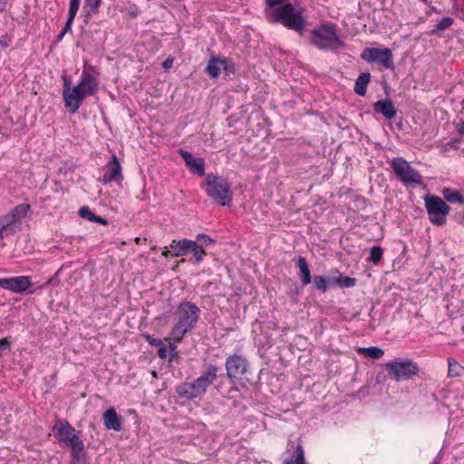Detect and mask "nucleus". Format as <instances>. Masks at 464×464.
I'll list each match as a JSON object with an SVG mask.
<instances>
[{
	"mask_svg": "<svg viewBox=\"0 0 464 464\" xmlns=\"http://www.w3.org/2000/svg\"><path fill=\"white\" fill-rule=\"evenodd\" d=\"M312 44L321 50L336 51L345 47V44L339 38L334 24H324L312 32Z\"/></svg>",
	"mask_w": 464,
	"mask_h": 464,
	"instance_id": "obj_4",
	"label": "nucleus"
},
{
	"mask_svg": "<svg viewBox=\"0 0 464 464\" xmlns=\"http://www.w3.org/2000/svg\"><path fill=\"white\" fill-rule=\"evenodd\" d=\"M448 365H449L448 375L450 377H456V376L460 375L461 367L456 360L449 359Z\"/></svg>",
	"mask_w": 464,
	"mask_h": 464,
	"instance_id": "obj_31",
	"label": "nucleus"
},
{
	"mask_svg": "<svg viewBox=\"0 0 464 464\" xmlns=\"http://www.w3.org/2000/svg\"><path fill=\"white\" fill-rule=\"evenodd\" d=\"M79 216L84 219L92 222L95 214L92 211H91V209L88 207L84 206L79 209Z\"/></svg>",
	"mask_w": 464,
	"mask_h": 464,
	"instance_id": "obj_35",
	"label": "nucleus"
},
{
	"mask_svg": "<svg viewBox=\"0 0 464 464\" xmlns=\"http://www.w3.org/2000/svg\"><path fill=\"white\" fill-rule=\"evenodd\" d=\"M358 353L372 359H380L384 354V351L376 346L359 348Z\"/></svg>",
	"mask_w": 464,
	"mask_h": 464,
	"instance_id": "obj_26",
	"label": "nucleus"
},
{
	"mask_svg": "<svg viewBox=\"0 0 464 464\" xmlns=\"http://www.w3.org/2000/svg\"><path fill=\"white\" fill-rule=\"evenodd\" d=\"M9 227L8 222L0 217V239L4 237V232Z\"/></svg>",
	"mask_w": 464,
	"mask_h": 464,
	"instance_id": "obj_42",
	"label": "nucleus"
},
{
	"mask_svg": "<svg viewBox=\"0 0 464 464\" xmlns=\"http://www.w3.org/2000/svg\"><path fill=\"white\" fill-rule=\"evenodd\" d=\"M454 20L450 16L442 17L438 23L433 26L431 30V34H440L444 30L450 28L453 24Z\"/></svg>",
	"mask_w": 464,
	"mask_h": 464,
	"instance_id": "obj_28",
	"label": "nucleus"
},
{
	"mask_svg": "<svg viewBox=\"0 0 464 464\" xmlns=\"http://www.w3.org/2000/svg\"><path fill=\"white\" fill-rule=\"evenodd\" d=\"M444 198L450 203H464L461 194L452 188H447L442 190Z\"/></svg>",
	"mask_w": 464,
	"mask_h": 464,
	"instance_id": "obj_27",
	"label": "nucleus"
},
{
	"mask_svg": "<svg viewBox=\"0 0 464 464\" xmlns=\"http://www.w3.org/2000/svg\"><path fill=\"white\" fill-rule=\"evenodd\" d=\"M221 70H223L227 74L234 73L236 71L233 63H231L227 58L218 56L211 57L206 66V72L211 78L216 79L218 77Z\"/></svg>",
	"mask_w": 464,
	"mask_h": 464,
	"instance_id": "obj_12",
	"label": "nucleus"
},
{
	"mask_svg": "<svg viewBox=\"0 0 464 464\" xmlns=\"http://www.w3.org/2000/svg\"><path fill=\"white\" fill-rule=\"evenodd\" d=\"M104 170L105 172L102 179L104 184H109L113 181L121 182L123 179L121 166L114 154L111 156V160L106 164Z\"/></svg>",
	"mask_w": 464,
	"mask_h": 464,
	"instance_id": "obj_16",
	"label": "nucleus"
},
{
	"mask_svg": "<svg viewBox=\"0 0 464 464\" xmlns=\"http://www.w3.org/2000/svg\"><path fill=\"white\" fill-rule=\"evenodd\" d=\"M65 34H66V33H65V32L61 31V32L59 33V34L57 35V39H56V41H57V42L62 41V39L64 37V35H65Z\"/></svg>",
	"mask_w": 464,
	"mask_h": 464,
	"instance_id": "obj_50",
	"label": "nucleus"
},
{
	"mask_svg": "<svg viewBox=\"0 0 464 464\" xmlns=\"http://www.w3.org/2000/svg\"><path fill=\"white\" fill-rule=\"evenodd\" d=\"M70 448L72 451V464H85L86 452L83 440L82 439L74 440V443Z\"/></svg>",
	"mask_w": 464,
	"mask_h": 464,
	"instance_id": "obj_20",
	"label": "nucleus"
},
{
	"mask_svg": "<svg viewBox=\"0 0 464 464\" xmlns=\"http://www.w3.org/2000/svg\"><path fill=\"white\" fill-rule=\"evenodd\" d=\"M92 222L99 223V224H102V225H107V220L106 219H104L102 217L96 216V215H95Z\"/></svg>",
	"mask_w": 464,
	"mask_h": 464,
	"instance_id": "obj_49",
	"label": "nucleus"
},
{
	"mask_svg": "<svg viewBox=\"0 0 464 464\" xmlns=\"http://www.w3.org/2000/svg\"><path fill=\"white\" fill-rule=\"evenodd\" d=\"M371 80L369 72H362L355 81L353 91L359 96H364L367 91V85Z\"/></svg>",
	"mask_w": 464,
	"mask_h": 464,
	"instance_id": "obj_25",
	"label": "nucleus"
},
{
	"mask_svg": "<svg viewBox=\"0 0 464 464\" xmlns=\"http://www.w3.org/2000/svg\"><path fill=\"white\" fill-rule=\"evenodd\" d=\"M391 167L397 178L406 186H420L422 184V176L413 169L403 158H393Z\"/></svg>",
	"mask_w": 464,
	"mask_h": 464,
	"instance_id": "obj_6",
	"label": "nucleus"
},
{
	"mask_svg": "<svg viewBox=\"0 0 464 464\" xmlns=\"http://www.w3.org/2000/svg\"><path fill=\"white\" fill-rule=\"evenodd\" d=\"M102 0H84V8L89 7L92 11L96 12Z\"/></svg>",
	"mask_w": 464,
	"mask_h": 464,
	"instance_id": "obj_39",
	"label": "nucleus"
},
{
	"mask_svg": "<svg viewBox=\"0 0 464 464\" xmlns=\"http://www.w3.org/2000/svg\"><path fill=\"white\" fill-rule=\"evenodd\" d=\"M360 57L367 63H376L385 69L394 68L393 54L392 50L389 48H365L362 52Z\"/></svg>",
	"mask_w": 464,
	"mask_h": 464,
	"instance_id": "obj_9",
	"label": "nucleus"
},
{
	"mask_svg": "<svg viewBox=\"0 0 464 464\" xmlns=\"http://www.w3.org/2000/svg\"><path fill=\"white\" fill-rule=\"evenodd\" d=\"M337 286L339 287H353L355 285L356 279L350 276H343L340 274L337 276Z\"/></svg>",
	"mask_w": 464,
	"mask_h": 464,
	"instance_id": "obj_32",
	"label": "nucleus"
},
{
	"mask_svg": "<svg viewBox=\"0 0 464 464\" xmlns=\"http://www.w3.org/2000/svg\"><path fill=\"white\" fill-rule=\"evenodd\" d=\"M268 7L271 9L276 7V5L282 3L284 0H266Z\"/></svg>",
	"mask_w": 464,
	"mask_h": 464,
	"instance_id": "obj_46",
	"label": "nucleus"
},
{
	"mask_svg": "<svg viewBox=\"0 0 464 464\" xmlns=\"http://www.w3.org/2000/svg\"><path fill=\"white\" fill-rule=\"evenodd\" d=\"M266 13L270 23L281 24L295 32H302L306 24L303 16L304 8L295 7L289 3L266 10Z\"/></svg>",
	"mask_w": 464,
	"mask_h": 464,
	"instance_id": "obj_2",
	"label": "nucleus"
},
{
	"mask_svg": "<svg viewBox=\"0 0 464 464\" xmlns=\"http://www.w3.org/2000/svg\"><path fill=\"white\" fill-rule=\"evenodd\" d=\"M197 241L200 243V246H208L215 242L214 239L205 234H198L197 236Z\"/></svg>",
	"mask_w": 464,
	"mask_h": 464,
	"instance_id": "obj_38",
	"label": "nucleus"
},
{
	"mask_svg": "<svg viewBox=\"0 0 464 464\" xmlns=\"http://www.w3.org/2000/svg\"><path fill=\"white\" fill-rule=\"evenodd\" d=\"M77 87H79L86 98L94 95L98 92L99 82L93 74L89 72L86 69H83Z\"/></svg>",
	"mask_w": 464,
	"mask_h": 464,
	"instance_id": "obj_15",
	"label": "nucleus"
},
{
	"mask_svg": "<svg viewBox=\"0 0 464 464\" xmlns=\"http://www.w3.org/2000/svg\"><path fill=\"white\" fill-rule=\"evenodd\" d=\"M312 283L316 290L322 293H325L327 291L324 276H314L312 278Z\"/></svg>",
	"mask_w": 464,
	"mask_h": 464,
	"instance_id": "obj_33",
	"label": "nucleus"
},
{
	"mask_svg": "<svg viewBox=\"0 0 464 464\" xmlns=\"http://www.w3.org/2000/svg\"><path fill=\"white\" fill-rule=\"evenodd\" d=\"M80 1L81 0H70L68 14L71 17L76 16L80 6Z\"/></svg>",
	"mask_w": 464,
	"mask_h": 464,
	"instance_id": "obj_36",
	"label": "nucleus"
},
{
	"mask_svg": "<svg viewBox=\"0 0 464 464\" xmlns=\"http://www.w3.org/2000/svg\"><path fill=\"white\" fill-rule=\"evenodd\" d=\"M207 392L206 387L198 380L191 382H183L176 388V392L180 398L194 400L203 396Z\"/></svg>",
	"mask_w": 464,
	"mask_h": 464,
	"instance_id": "obj_14",
	"label": "nucleus"
},
{
	"mask_svg": "<svg viewBox=\"0 0 464 464\" xmlns=\"http://www.w3.org/2000/svg\"><path fill=\"white\" fill-rule=\"evenodd\" d=\"M326 290L329 288L337 285V276H324Z\"/></svg>",
	"mask_w": 464,
	"mask_h": 464,
	"instance_id": "obj_41",
	"label": "nucleus"
},
{
	"mask_svg": "<svg viewBox=\"0 0 464 464\" xmlns=\"http://www.w3.org/2000/svg\"><path fill=\"white\" fill-rule=\"evenodd\" d=\"M430 464H438L436 461L431 462Z\"/></svg>",
	"mask_w": 464,
	"mask_h": 464,
	"instance_id": "obj_53",
	"label": "nucleus"
},
{
	"mask_svg": "<svg viewBox=\"0 0 464 464\" xmlns=\"http://www.w3.org/2000/svg\"><path fill=\"white\" fill-rule=\"evenodd\" d=\"M225 366L228 379L230 382H234V380L240 379L246 372L247 362L244 357L233 354L228 356Z\"/></svg>",
	"mask_w": 464,
	"mask_h": 464,
	"instance_id": "obj_11",
	"label": "nucleus"
},
{
	"mask_svg": "<svg viewBox=\"0 0 464 464\" xmlns=\"http://www.w3.org/2000/svg\"><path fill=\"white\" fill-rule=\"evenodd\" d=\"M191 245L192 240L184 238L179 241L173 240L169 245V248L173 252L174 256H183L189 251Z\"/></svg>",
	"mask_w": 464,
	"mask_h": 464,
	"instance_id": "obj_24",
	"label": "nucleus"
},
{
	"mask_svg": "<svg viewBox=\"0 0 464 464\" xmlns=\"http://www.w3.org/2000/svg\"><path fill=\"white\" fill-rule=\"evenodd\" d=\"M463 330H464V327H463Z\"/></svg>",
	"mask_w": 464,
	"mask_h": 464,
	"instance_id": "obj_54",
	"label": "nucleus"
},
{
	"mask_svg": "<svg viewBox=\"0 0 464 464\" xmlns=\"http://www.w3.org/2000/svg\"><path fill=\"white\" fill-rule=\"evenodd\" d=\"M297 267L299 268L300 274L299 278L303 285H307L312 283V276L309 268V265L304 256H299L296 261Z\"/></svg>",
	"mask_w": 464,
	"mask_h": 464,
	"instance_id": "obj_22",
	"label": "nucleus"
},
{
	"mask_svg": "<svg viewBox=\"0 0 464 464\" xmlns=\"http://www.w3.org/2000/svg\"><path fill=\"white\" fill-rule=\"evenodd\" d=\"M104 426L107 430L120 431L121 423L114 408L108 409L102 416Z\"/></svg>",
	"mask_w": 464,
	"mask_h": 464,
	"instance_id": "obj_21",
	"label": "nucleus"
},
{
	"mask_svg": "<svg viewBox=\"0 0 464 464\" xmlns=\"http://www.w3.org/2000/svg\"><path fill=\"white\" fill-rule=\"evenodd\" d=\"M10 40L7 36L0 37V50H4L9 45Z\"/></svg>",
	"mask_w": 464,
	"mask_h": 464,
	"instance_id": "obj_45",
	"label": "nucleus"
},
{
	"mask_svg": "<svg viewBox=\"0 0 464 464\" xmlns=\"http://www.w3.org/2000/svg\"><path fill=\"white\" fill-rule=\"evenodd\" d=\"M168 354L169 355V361H171L178 355L177 348L175 346H170V351Z\"/></svg>",
	"mask_w": 464,
	"mask_h": 464,
	"instance_id": "obj_48",
	"label": "nucleus"
},
{
	"mask_svg": "<svg viewBox=\"0 0 464 464\" xmlns=\"http://www.w3.org/2000/svg\"><path fill=\"white\" fill-rule=\"evenodd\" d=\"M74 18H75V16H72V17H71V16L68 14L67 21H66V23H65L64 26L63 27L62 31L65 32L66 34H67L69 31H71V29H72V25L73 21H74Z\"/></svg>",
	"mask_w": 464,
	"mask_h": 464,
	"instance_id": "obj_43",
	"label": "nucleus"
},
{
	"mask_svg": "<svg viewBox=\"0 0 464 464\" xmlns=\"http://www.w3.org/2000/svg\"><path fill=\"white\" fill-rule=\"evenodd\" d=\"M189 251L193 254L194 264H199L204 256H206V252L204 251L202 246H200L198 242L192 241L191 247H189Z\"/></svg>",
	"mask_w": 464,
	"mask_h": 464,
	"instance_id": "obj_29",
	"label": "nucleus"
},
{
	"mask_svg": "<svg viewBox=\"0 0 464 464\" xmlns=\"http://www.w3.org/2000/svg\"><path fill=\"white\" fill-rule=\"evenodd\" d=\"M169 250H164L161 255L163 256H165V257H168L169 256Z\"/></svg>",
	"mask_w": 464,
	"mask_h": 464,
	"instance_id": "obj_52",
	"label": "nucleus"
},
{
	"mask_svg": "<svg viewBox=\"0 0 464 464\" xmlns=\"http://www.w3.org/2000/svg\"><path fill=\"white\" fill-rule=\"evenodd\" d=\"M373 110L376 113H381L387 120L393 119L397 114V109L391 99L379 100L373 103Z\"/></svg>",
	"mask_w": 464,
	"mask_h": 464,
	"instance_id": "obj_18",
	"label": "nucleus"
},
{
	"mask_svg": "<svg viewBox=\"0 0 464 464\" xmlns=\"http://www.w3.org/2000/svg\"><path fill=\"white\" fill-rule=\"evenodd\" d=\"M425 207L432 224L437 226L445 224L450 208L439 196H427L425 198Z\"/></svg>",
	"mask_w": 464,
	"mask_h": 464,
	"instance_id": "obj_8",
	"label": "nucleus"
},
{
	"mask_svg": "<svg viewBox=\"0 0 464 464\" xmlns=\"http://www.w3.org/2000/svg\"><path fill=\"white\" fill-rule=\"evenodd\" d=\"M385 368L389 376L397 382L411 379L420 371L418 363L410 358L390 361L385 364Z\"/></svg>",
	"mask_w": 464,
	"mask_h": 464,
	"instance_id": "obj_5",
	"label": "nucleus"
},
{
	"mask_svg": "<svg viewBox=\"0 0 464 464\" xmlns=\"http://www.w3.org/2000/svg\"><path fill=\"white\" fill-rule=\"evenodd\" d=\"M295 462V454L290 459H285L283 464H294Z\"/></svg>",
	"mask_w": 464,
	"mask_h": 464,
	"instance_id": "obj_51",
	"label": "nucleus"
},
{
	"mask_svg": "<svg viewBox=\"0 0 464 464\" xmlns=\"http://www.w3.org/2000/svg\"><path fill=\"white\" fill-rule=\"evenodd\" d=\"M172 64H173V59L172 58H168L166 59L163 63H162V67L164 69H169L172 67Z\"/></svg>",
	"mask_w": 464,
	"mask_h": 464,
	"instance_id": "obj_47",
	"label": "nucleus"
},
{
	"mask_svg": "<svg viewBox=\"0 0 464 464\" xmlns=\"http://www.w3.org/2000/svg\"><path fill=\"white\" fill-rule=\"evenodd\" d=\"M11 350V341L5 337L0 340V357L3 356L4 353Z\"/></svg>",
	"mask_w": 464,
	"mask_h": 464,
	"instance_id": "obj_37",
	"label": "nucleus"
},
{
	"mask_svg": "<svg viewBox=\"0 0 464 464\" xmlns=\"http://www.w3.org/2000/svg\"><path fill=\"white\" fill-rule=\"evenodd\" d=\"M54 437L60 443L71 446L74 440H80L75 429L65 420L59 419L53 428Z\"/></svg>",
	"mask_w": 464,
	"mask_h": 464,
	"instance_id": "obj_10",
	"label": "nucleus"
},
{
	"mask_svg": "<svg viewBox=\"0 0 464 464\" xmlns=\"http://www.w3.org/2000/svg\"><path fill=\"white\" fill-rule=\"evenodd\" d=\"M31 285V277L27 276L0 278V287L12 293H24Z\"/></svg>",
	"mask_w": 464,
	"mask_h": 464,
	"instance_id": "obj_13",
	"label": "nucleus"
},
{
	"mask_svg": "<svg viewBox=\"0 0 464 464\" xmlns=\"http://www.w3.org/2000/svg\"><path fill=\"white\" fill-rule=\"evenodd\" d=\"M30 210L29 204H20L14 207L9 213L2 218L8 222V225L11 227L15 223L19 222L23 218H24Z\"/></svg>",
	"mask_w": 464,
	"mask_h": 464,
	"instance_id": "obj_19",
	"label": "nucleus"
},
{
	"mask_svg": "<svg viewBox=\"0 0 464 464\" xmlns=\"http://www.w3.org/2000/svg\"><path fill=\"white\" fill-rule=\"evenodd\" d=\"M63 100L67 111L71 114H73L82 106L85 96L79 89V87H77V85L72 86V81L70 77L63 76Z\"/></svg>",
	"mask_w": 464,
	"mask_h": 464,
	"instance_id": "obj_7",
	"label": "nucleus"
},
{
	"mask_svg": "<svg viewBox=\"0 0 464 464\" xmlns=\"http://www.w3.org/2000/svg\"><path fill=\"white\" fill-rule=\"evenodd\" d=\"M158 356L160 358V359H165L167 358L168 356V348L167 346L162 343L159 349H158Z\"/></svg>",
	"mask_w": 464,
	"mask_h": 464,
	"instance_id": "obj_44",
	"label": "nucleus"
},
{
	"mask_svg": "<svg viewBox=\"0 0 464 464\" xmlns=\"http://www.w3.org/2000/svg\"><path fill=\"white\" fill-rule=\"evenodd\" d=\"M218 368L216 365L208 364L206 366L205 371L197 379L208 388L214 382L218 377Z\"/></svg>",
	"mask_w": 464,
	"mask_h": 464,
	"instance_id": "obj_23",
	"label": "nucleus"
},
{
	"mask_svg": "<svg viewBox=\"0 0 464 464\" xmlns=\"http://www.w3.org/2000/svg\"><path fill=\"white\" fill-rule=\"evenodd\" d=\"M144 337L151 346L160 347L162 343H164L161 339L154 338L150 334H145Z\"/></svg>",
	"mask_w": 464,
	"mask_h": 464,
	"instance_id": "obj_40",
	"label": "nucleus"
},
{
	"mask_svg": "<svg viewBox=\"0 0 464 464\" xmlns=\"http://www.w3.org/2000/svg\"><path fill=\"white\" fill-rule=\"evenodd\" d=\"M295 464H306L304 458V450L301 443L297 444L295 450Z\"/></svg>",
	"mask_w": 464,
	"mask_h": 464,
	"instance_id": "obj_34",
	"label": "nucleus"
},
{
	"mask_svg": "<svg viewBox=\"0 0 464 464\" xmlns=\"http://www.w3.org/2000/svg\"><path fill=\"white\" fill-rule=\"evenodd\" d=\"M179 153L193 174L199 177L205 175V161L202 158H195L190 152L184 150H179Z\"/></svg>",
	"mask_w": 464,
	"mask_h": 464,
	"instance_id": "obj_17",
	"label": "nucleus"
},
{
	"mask_svg": "<svg viewBox=\"0 0 464 464\" xmlns=\"http://www.w3.org/2000/svg\"><path fill=\"white\" fill-rule=\"evenodd\" d=\"M199 307L190 301L179 304L176 308V324L171 329L170 335L175 343H179L185 334L194 329L200 318Z\"/></svg>",
	"mask_w": 464,
	"mask_h": 464,
	"instance_id": "obj_1",
	"label": "nucleus"
},
{
	"mask_svg": "<svg viewBox=\"0 0 464 464\" xmlns=\"http://www.w3.org/2000/svg\"><path fill=\"white\" fill-rule=\"evenodd\" d=\"M383 250L379 246H374L372 247L370 252V256L368 258L369 261L372 262L373 264H378L381 259L382 258Z\"/></svg>",
	"mask_w": 464,
	"mask_h": 464,
	"instance_id": "obj_30",
	"label": "nucleus"
},
{
	"mask_svg": "<svg viewBox=\"0 0 464 464\" xmlns=\"http://www.w3.org/2000/svg\"><path fill=\"white\" fill-rule=\"evenodd\" d=\"M231 186L227 179L213 173H208L202 184L206 194L221 206H229L232 203Z\"/></svg>",
	"mask_w": 464,
	"mask_h": 464,
	"instance_id": "obj_3",
	"label": "nucleus"
}]
</instances>
